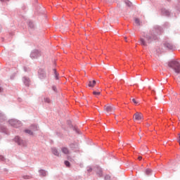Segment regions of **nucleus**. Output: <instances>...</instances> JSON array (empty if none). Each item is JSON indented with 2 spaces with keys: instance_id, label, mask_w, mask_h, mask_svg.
<instances>
[{
  "instance_id": "obj_1",
  "label": "nucleus",
  "mask_w": 180,
  "mask_h": 180,
  "mask_svg": "<svg viewBox=\"0 0 180 180\" xmlns=\"http://www.w3.org/2000/svg\"><path fill=\"white\" fill-rule=\"evenodd\" d=\"M162 33V28L158 25L154 26L148 34L143 35L144 38H140L139 43L141 46L146 47L148 43H151L158 39V35Z\"/></svg>"
},
{
  "instance_id": "obj_2",
  "label": "nucleus",
  "mask_w": 180,
  "mask_h": 180,
  "mask_svg": "<svg viewBox=\"0 0 180 180\" xmlns=\"http://www.w3.org/2000/svg\"><path fill=\"white\" fill-rule=\"evenodd\" d=\"M168 66L169 68L174 70L177 75L180 74V63L178 60H172L169 62Z\"/></svg>"
},
{
  "instance_id": "obj_3",
  "label": "nucleus",
  "mask_w": 180,
  "mask_h": 180,
  "mask_svg": "<svg viewBox=\"0 0 180 180\" xmlns=\"http://www.w3.org/2000/svg\"><path fill=\"white\" fill-rule=\"evenodd\" d=\"M9 124L12 126V127H15V129H19V127H22V122L16 119H11L8 120Z\"/></svg>"
},
{
  "instance_id": "obj_4",
  "label": "nucleus",
  "mask_w": 180,
  "mask_h": 180,
  "mask_svg": "<svg viewBox=\"0 0 180 180\" xmlns=\"http://www.w3.org/2000/svg\"><path fill=\"white\" fill-rule=\"evenodd\" d=\"M163 46L166 50H172V51H174L175 49H176L174 45L172 44L171 41H165L163 42Z\"/></svg>"
},
{
  "instance_id": "obj_5",
  "label": "nucleus",
  "mask_w": 180,
  "mask_h": 180,
  "mask_svg": "<svg viewBox=\"0 0 180 180\" xmlns=\"http://www.w3.org/2000/svg\"><path fill=\"white\" fill-rule=\"evenodd\" d=\"M13 141L18 144V146H21L22 147L26 145V141L22 139L19 136H16L13 139Z\"/></svg>"
},
{
  "instance_id": "obj_6",
  "label": "nucleus",
  "mask_w": 180,
  "mask_h": 180,
  "mask_svg": "<svg viewBox=\"0 0 180 180\" xmlns=\"http://www.w3.org/2000/svg\"><path fill=\"white\" fill-rule=\"evenodd\" d=\"M40 56H41V53L37 49L33 50L30 53V57L32 60H34V58H39Z\"/></svg>"
},
{
  "instance_id": "obj_7",
  "label": "nucleus",
  "mask_w": 180,
  "mask_h": 180,
  "mask_svg": "<svg viewBox=\"0 0 180 180\" xmlns=\"http://www.w3.org/2000/svg\"><path fill=\"white\" fill-rule=\"evenodd\" d=\"M38 77L40 79H44L46 77H47V75L46 74V70L44 69H39L38 70Z\"/></svg>"
},
{
  "instance_id": "obj_8",
  "label": "nucleus",
  "mask_w": 180,
  "mask_h": 180,
  "mask_svg": "<svg viewBox=\"0 0 180 180\" xmlns=\"http://www.w3.org/2000/svg\"><path fill=\"white\" fill-rule=\"evenodd\" d=\"M70 148L72 151H74L75 153H77V151H79V148L78 147V143H72L69 145Z\"/></svg>"
},
{
  "instance_id": "obj_9",
  "label": "nucleus",
  "mask_w": 180,
  "mask_h": 180,
  "mask_svg": "<svg viewBox=\"0 0 180 180\" xmlns=\"http://www.w3.org/2000/svg\"><path fill=\"white\" fill-rule=\"evenodd\" d=\"M104 109L107 113H113L116 108L112 105H105Z\"/></svg>"
},
{
  "instance_id": "obj_10",
  "label": "nucleus",
  "mask_w": 180,
  "mask_h": 180,
  "mask_svg": "<svg viewBox=\"0 0 180 180\" xmlns=\"http://www.w3.org/2000/svg\"><path fill=\"white\" fill-rule=\"evenodd\" d=\"M36 11H37V13H39V15H43V13H44L46 10L43 7V6H37L36 7Z\"/></svg>"
},
{
  "instance_id": "obj_11",
  "label": "nucleus",
  "mask_w": 180,
  "mask_h": 180,
  "mask_svg": "<svg viewBox=\"0 0 180 180\" xmlns=\"http://www.w3.org/2000/svg\"><path fill=\"white\" fill-rule=\"evenodd\" d=\"M22 82L25 86H29V85H30V79L25 76L22 77Z\"/></svg>"
},
{
  "instance_id": "obj_12",
  "label": "nucleus",
  "mask_w": 180,
  "mask_h": 180,
  "mask_svg": "<svg viewBox=\"0 0 180 180\" xmlns=\"http://www.w3.org/2000/svg\"><path fill=\"white\" fill-rule=\"evenodd\" d=\"M143 119V115L140 112H136L134 115V120H141Z\"/></svg>"
},
{
  "instance_id": "obj_13",
  "label": "nucleus",
  "mask_w": 180,
  "mask_h": 180,
  "mask_svg": "<svg viewBox=\"0 0 180 180\" xmlns=\"http://www.w3.org/2000/svg\"><path fill=\"white\" fill-rule=\"evenodd\" d=\"M95 171L97 175H98V176H102L103 175V173L102 172V168H101V167L99 166L96 167Z\"/></svg>"
},
{
  "instance_id": "obj_14",
  "label": "nucleus",
  "mask_w": 180,
  "mask_h": 180,
  "mask_svg": "<svg viewBox=\"0 0 180 180\" xmlns=\"http://www.w3.org/2000/svg\"><path fill=\"white\" fill-rule=\"evenodd\" d=\"M161 12L164 16H169V15H171V13L169 12V11H168L165 8H162Z\"/></svg>"
},
{
  "instance_id": "obj_15",
  "label": "nucleus",
  "mask_w": 180,
  "mask_h": 180,
  "mask_svg": "<svg viewBox=\"0 0 180 180\" xmlns=\"http://www.w3.org/2000/svg\"><path fill=\"white\" fill-rule=\"evenodd\" d=\"M51 151L53 155H56V157H60V153L58 152V150H57L56 148H52Z\"/></svg>"
},
{
  "instance_id": "obj_16",
  "label": "nucleus",
  "mask_w": 180,
  "mask_h": 180,
  "mask_svg": "<svg viewBox=\"0 0 180 180\" xmlns=\"http://www.w3.org/2000/svg\"><path fill=\"white\" fill-rule=\"evenodd\" d=\"M39 174L40 176H47V171L44 169H39Z\"/></svg>"
},
{
  "instance_id": "obj_17",
  "label": "nucleus",
  "mask_w": 180,
  "mask_h": 180,
  "mask_svg": "<svg viewBox=\"0 0 180 180\" xmlns=\"http://www.w3.org/2000/svg\"><path fill=\"white\" fill-rule=\"evenodd\" d=\"M96 85V81L93 80V81H89L88 86H90L91 88H94Z\"/></svg>"
},
{
  "instance_id": "obj_18",
  "label": "nucleus",
  "mask_w": 180,
  "mask_h": 180,
  "mask_svg": "<svg viewBox=\"0 0 180 180\" xmlns=\"http://www.w3.org/2000/svg\"><path fill=\"white\" fill-rule=\"evenodd\" d=\"M30 129L32 131H37V130H39V126H37V124H32Z\"/></svg>"
},
{
  "instance_id": "obj_19",
  "label": "nucleus",
  "mask_w": 180,
  "mask_h": 180,
  "mask_svg": "<svg viewBox=\"0 0 180 180\" xmlns=\"http://www.w3.org/2000/svg\"><path fill=\"white\" fill-rule=\"evenodd\" d=\"M28 27H30L32 30H34V23L32 21L28 22Z\"/></svg>"
},
{
  "instance_id": "obj_20",
  "label": "nucleus",
  "mask_w": 180,
  "mask_h": 180,
  "mask_svg": "<svg viewBox=\"0 0 180 180\" xmlns=\"http://www.w3.org/2000/svg\"><path fill=\"white\" fill-rule=\"evenodd\" d=\"M62 153H63V154H70V150H68V148L66 147H63L61 149Z\"/></svg>"
},
{
  "instance_id": "obj_21",
  "label": "nucleus",
  "mask_w": 180,
  "mask_h": 180,
  "mask_svg": "<svg viewBox=\"0 0 180 180\" xmlns=\"http://www.w3.org/2000/svg\"><path fill=\"white\" fill-rule=\"evenodd\" d=\"M6 120V116L4 113H0V122H5Z\"/></svg>"
},
{
  "instance_id": "obj_22",
  "label": "nucleus",
  "mask_w": 180,
  "mask_h": 180,
  "mask_svg": "<svg viewBox=\"0 0 180 180\" xmlns=\"http://www.w3.org/2000/svg\"><path fill=\"white\" fill-rule=\"evenodd\" d=\"M153 170L151 169H146L145 171L146 175H151Z\"/></svg>"
},
{
  "instance_id": "obj_23",
  "label": "nucleus",
  "mask_w": 180,
  "mask_h": 180,
  "mask_svg": "<svg viewBox=\"0 0 180 180\" xmlns=\"http://www.w3.org/2000/svg\"><path fill=\"white\" fill-rule=\"evenodd\" d=\"M25 133L29 134L30 136H33V131H32L30 129H25Z\"/></svg>"
},
{
  "instance_id": "obj_24",
  "label": "nucleus",
  "mask_w": 180,
  "mask_h": 180,
  "mask_svg": "<svg viewBox=\"0 0 180 180\" xmlns=\"http://www.w3.org/2000/svg\"><path fill=\"white\" fill-rule=\"evenodd\" d=\"M124 4L127 5V6H129V8L130 6H131V3L129 0H124Z\"/></svg>"
},
{
  "instance_id": "obj_25",
  "label": "nucleus",
  "mask_w": 180,
  "mask_h": 180,
  "mask_svg": "<svg viewBox=\"0 0 180 180\" xmlns=\"http://www.w3.org/2000/svg\"><path fill=\"white\" fill-rule=\"evenodd\" d=\"M64 164L68 167H71V163H70V161H68V160H65Z\"/></svg>"
},
{
  "instance_id": "obj_26",
  "label": "nucleus",
  "mask_w": 180,
  "mask_h": 180,
  "mask_svg": "<svg viewBox=\"0 0 180 180\" xmlns=\"http://www.w3.org/2000/svg\"><path fill=\"white\" fill-rule=\"evenodd\" d=\"M135 23H136V25H137V26H140V19L136 18Z\"/></svg>"
},
{
  "instance_id": "obj_27",
  "label": "nucleus",
  "mask_w": 180,
  "mask_h": 180,
  "mask_svg": "<svg viewBox=\"0 0 180 180\" xmlns=\"http://www.w3.org/2000/svg\"><path fill=\"white\" fill-rule=\"evenodd\" d=\"M44 102H46V103H50V98H44Z\"/></svg>"
},
{
  "instance_id": "obj_28",
  "label": "nucleus",
  "mask_w": 180,
  "mask_h": 180,
  "mask_svg": "<svg viewBox=\"0 0 180 180\" xmlns=\"http://www.w3.org/2000/svg\"><path fill=\"white\" fill-rule=\"evenodd\" d=\"M15 77H16V73H13L11 75V79H15Z\"/></svg>"
},
{
  "instance_id": "obj_29",
  "label": "nucleus",
  "mask_w": 180,
  "mask_h": 180,
  "mask_svg": "<svg viewBox=\"0 0 180 180\" xmlns=\"http://www.w3.org/2000/svg\"><path fill=\"white\" fill-rule=\"evenodd\" d=\"M105 180H110V176L109 174L105 175Z\"/></svg>"
},
{
  "instance_id": "obj_30",
  "label": "nucleus",
  "mask_w": 180,
  "mask_h": 180,
  "mask_svg": "<svg viewBox=\"0 0 180 180\" xmlns=\"http://www.w3.org/2000/svg\"><path fill=\"white\" fill-rule=\"evenodd\" d=\"M93 94H94V95H97V96L101 95V92H100V91H94Z\"/></svg>"
},
{
  "instance_id": "obj_31",
  "label": "nucleus",
  "mask_w": 180,
  "mask_h": 180,
  "mask_svg": "<svg viewBox=\"0 0 180 180\" xmlns=\"http://www.w3.org/2000/svg\"><path fill=\"white\" fill-rule=\"evenodd\" d=\"M52 89L54 91V92H57V87L56 86H53Z\"/></svg>"
},
{
  "instance_id": "obj_32",
  "label": "nucleus",
  "mask_w": 180,
  "mask_h": 180,
  "mask_svg": "<svg viewBox=\"0 0 180 180\" xmlns=\"http://www.w3.org/2000/svg\"><path fill=\"white\" fill-rule=\"evenodd\" d=\"M0 161H5V157L0 155Z\"/></svg>"
},
{
  "instance_id": "obj_33",
  "label": "nucleus",
  "mask_w": 180,
  "mask_h": 180,
  "mask_svg": "<svg viewBox=\"0 0 180 180\" xmlns=\"http://www.w3.org/2000/svg\"><path fill=\"white\" fill-rule=\"evenodd\" d=\"M132 102H134V103H135V105H137V103H139V102L137 101H136V98H133Z\"/></svg>"
},
{
  "instance_id": "obj_34",
  "label": "nucleus",
  "mask_w": 180,
  "mask_h": 180,
  "mask_svg": "<svg viewBox=\"0 0 180 180\" xmlns=\"http://www.w3.org/2000/svg\"><path fill=\"white\" fill-rule=\"evenodd\" d=\"M68 126H70V127H72V124H71V121L70 120L68 121Z\"/></svg>"
},
{
  "instance_id": "obj_35",
  "label": "nucleus",
  "mask_w": 180,
  "mask_h": 180,
  "mask_svg": "<svg viewBox=\"0 0 180 180\" xmlns=\"http://www.w3.org/2000/svg\"><path fill=\"white\" fill-rule=\"evenodd\" d=\"M87 172H92V167H88Z\"/></svg>"
},
{
  "instance_id": "obj_36",
  "label": "nucleus",
  "mask_w": 180,
  "mask_h": 180,
  "mask_svg": "<svg viewBox=\"0 0 180 180\" xmlns=\"http://www.w3.org/2000/svg\"><path fill=\"white\" fill-rule=\"evenodd\" d=\"M1 2H9L11 0H0Z\"/></svg>"
},
{
  "instance_id": "obj_37",
  "label": "nucleus",
  "mask_w": 180,
  "mask_h": 180,
  "mask_svg": "<svg viewBox=\"0 0 180 180\" xmlns=\"http://www.w3.org/2000/svg\"><path fill=\"white\" fill-rule=\"evenodd\" d=\"M53 72H54V75H56V74H58V72H57V70L56 69H53Z\"/></svg>"
},
{
  "instance_id": "obj_38",
  "label": "nucleus",
  "mask_w": 180,
  "mask_h": 180,
  "mask_svg": "<svg viewBox=\"0 0 180 180\" xmlns=\"http://www.w3.org/2000/svg\"><path fill=\"white\" fill-rule=\"evenodd\" d=\"M58 74H56V75H55V78H56V79H58Z\"/></svg>"
},
{
  "instance_id": "obj_39",
  "label": "nucleus",
  "mask_w": 180,
  "mask_h": 180,
  "mask_svg": "<svg viewBox=\"0 0 180 180\" xmlns=\"http://www.w3.org/2000/svg\"><path fill=\"white\" fill-rule=\"evenodd\" d=\"M1 92H4V88H2L1 86H0V94Z\"/></svg>"
},
{
  "instance_id": "obj_40",
  "label": "nucleus",
  "mask_w": 180,
  "mask_h": 180,
  "mask_svg": "<svg viewBox=\"0 0 180 180\" xmlns=\"http://www.w3.org/2000/svg\"><path fill=\"white\" fill-rule=\"evenodd\" d=\"M24 179H27V176H24Z\"/></svg>"
},
{
  "instance_id": "obj_41",
  "label": "nucleus",
  "mask_w": 180,
  "mask_h": 180,
  "mask_svg": "<svg viewBox=\"0 0 180 180\" xmlns=\"http://www.w3.org/2000/svg\"><path fill=\"white\" fill-rule=\"evenodd\" d=\"M141 158H141V156L139 157V160H141Z\"/></svg>"
},
{
  "instance_id": "obj_42",
  "label": "nucleus",
  "mask_w": 180,
  "mask_h": 180,
  "mask_svg": "<svg viewBox=\"0 0 180 180\" xmlns=\"http://www.w3.org/2000/svg\"><path fill=\"white\" fill-rule=\"evenodd\" d=\"M74 130H75L76 131H78L77 130V129H75V128H74Z\"/></svg>"
},
{
  "instance_id": "obj_43",
  "label": "nucleus",
  "mask_w": 180,
  "mask_h": 180,
  "mask_svg": "<svg viewBox=\"0 0 180 180\" xmlns=\"http://www.w3.org/2000/svg\"><path fill=\"white\" fill-rule=\"evenodd\" d=\"M24 71H26V68H24Z\"/></svg>"
},
{
  "instance_id": "obj_44",
  "label": "nucleus",
  "mask_w": 180,
  "mask_h": 180,
  "mask_svg": "<svg viewBox=\"0 0 180 180\" xmlns=\"http://www.w3.org/2000/svg\"><path fill=\"white\" fill-rule=\"evenodd\" d=\"M167 1H169V0H167Z\"/></svg>"
}]
</instances>
